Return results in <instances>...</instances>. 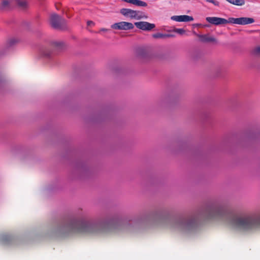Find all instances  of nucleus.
<instances>
[{
	"label": "nucleus",
	"mask_w": 260,
	"mask_h": 260,
	"mask_svg": "<svg viewBox=\"0 0 260 260\" xmlns=\"http://www.w3.org/2000/svg\"><path fill=\"white\" fill-rule=\"evenodd\" d=\"M230 223L236 228L250 230L260 225V215L237 216L228 215Z\"/></svg>",
	"instance_id": "obj_1"
},
{
	"label": "nucleus",
	"mask_w": 260,
	"mask_h": 260,
	"mask_svg": "<svg viewBox=\"0 0 260 260\" xmlns=\"http://www.w3.org/2000/svg\"><path fill=\"white\" fill-rule=\"evenodd\" d=\"M92 225L85 221L71 220L68 225V228L74 231L79 232H88Z\"/></svg>",
	"instance_id": "obj_2"
},
{
	"label": "nucleus",
	"mask_w": 260,
	"mask_h": 260,
	"mask_svg": "<svg viewBox=\"0 0 260 260\" xmlns=\"http://www.w3.org/2000/svg\"><path fill=\"white\" fill-rule=\"evenodd\" d=\"M120 13L126 17L131 19L139 20L142 18H147V16L141 11H138L128 8H122L120 9Z\"/></svg>",
	"instance_id": "obj_3"
},
{
	"label": "nucleus",
	"mask_w": 260,
	"mask_h": 260,
	"mask_svg": "<svg viewBox=\"0 0 260 260\" xmlns=\"http://www.w3.org/2000/svg\"><path fill=\"white\" fill-rule=\"evenodd\" d=\"M50 22L51 26L55 29H61L66 23V21L59 15L52 14L50 16Z\"/></svg>",
	"instance_id": "obj_4"
},
{
	"label": "nucleus",
	"mask_w": 260,
	"mask_h": 260,
	"mask_svg": "<svg viewBox=\"0 0 260 260\" xmlns=\"http://www.w3.org/2000/svg\"><path fill=\"white\" fill-rule=\"evenodd\" d=\"M225 213V212L223 208L212 206L208 209L207 214L209 217H216L222 216Z\"/></svg>",
	"instance_id": "obj_5"
},
{
	"label": "nucleus",
	"mask_w": 260,
	"mask_h": 260,
	"mask_svg": "<svg viewBox=\"0 0 260 260\" xmlns=\"http://www.w3.org/2000/svg\"><path fill=\"white\" fill-rule=\"evenodd\" d=\"M134 25L131 23L125 21H121L114 23L111 25V28L117 30H129L134 28Z\"/></svg>",
	"instance_id": "obj_6"
},
{
	"label": "nucleus",
	"mask_w": 260,
	"mask_h": 260,
	"mask_svg": "<svg viewBox=\"0 0 260 260\" xmlns=\"http://www.w3.org/2000/svg\"><path fill=\"white\" fill-rule=\"evenodd\" d=\"M254 22V20L252 18L240 17V18H230V23L237 24L240 25H246L251 24Z\"/></svg>",
	"instance_id": "obj_7"
},
{
	"label": "nucleus",
	"mask_w": 260,
	"mask_h": 260,
	"mask_svg": "<svg viewBox=\"0 0 260 260\" xmlns=\"http://www.w3.org/2000/svg\"><path fill=\"white\" fill-rule=\"evenodd\" d=\"M206 20L209 23L215 25L225 24L230 23V18L226 20L224 18L217 17H207Z\"/></svg>",
	"instance_id": "obj_8"
},
{
	"label": "nucleus",
	"mask_w": 260,
	"mask_h": 260,
	"mask_svg": "<svg viewBox=\"0 0 260 260\" xmlns=\"http://www.w3.org/2000/svg\"><path fill=\"white\" fill-rule=\"evenodd\" d=\"M135 26L143 30L149 31L155 27V24L146 21H140L135 23Z\"/></svg>",
	"instance_id": "obj_9"
},
{
	"label": "nucleus",
	"mask_w": 260,
	"mask_h": 260,
	"mask_svg": "<svg viewBox=\"0 0 260 260\" xmlns=\"http://www.w3.org/2000/svg\"><path fill=\"white\" fill-rule=\"evenodd\" d=\"M171 19L172 20L177 21V22H188L193 21V18L191 16H189L188 15H180V16H173L171 17Z\"/></svg>",
	"instance_id": "obj_10"
},
{
	"label": "nucleus",
	"mask_w": 260,
	"mask_h": 260,
	"mask_svg": "<svg viewBox=\"0 0 260 260\" xmlns=\"http://www.w3.org/2000/svg\"><path fill=\"white\" fill-rule=\"evenodd\" d=\"M195 223L193 219H183L180 221V226L183 228L190 229L192 228Z\"/></svg>",
	"instance_id": "obj_11"
},
{
	"label": "nucleus",
	"mask_w": 260,
	"mask_h": 260,
	"mask_svg": "<svg viewBox=\"0 0 260 260\" xmlns=\"http://www.w3.org/2000/svg\"><path fill=\"white\" fill-rule=\"evenodd\" d=\"M122 2H124L134 6L138 7H145L147 6V4L141 0H121Z\"/></svg>",
	"instance_id": "obj_12"
},
{
	"label": "nucleus",
	"mask_w": 260,
	"mask_h": 260,
	"mask_svg": "<svg viewBox=\"0 0 260 260\" xmlns=\"http://www.w3.org/2000/svg\"><path fill=\"white\" fill-rule=\"evenodd\" d=\"M40 54L43 57L49 58L52 55L53 52L49 49L43 48L40 50Z\"/></svg>",
	"instance_id": "obj_13"
},
{
	"label": "nucleus",
	"mask_w": 260,
	"mask_h": 260,
	"mask_svg": "<svg viewBox=\"0 0 260 260\" xmlns=\"http://www.w3.org/2000/svg\"><path fill=\"white\" fill-rule=\"evenodd\" d=\"M52 48H53V49H56L57 50H61L64 47V44L62 42H60V41L54 42L52 43Z\"/></svg>",
	"instance_id": "obj_14"
},
{
	"label": "nucleus",
	"mask_w": 260,
	"mask_h": 260,
	"mask_svg": "<svg viewBox=\"0 0 260 260\" xmlns=\"http://www.w3.org/2000/svg\"><path fill=\"white\" fill-rule=\"evenodd\" d=\"M200 40L203 42H214L215 39L214 38L209 37L207 35H198Z\"/></svg>",
	"instance_id": "obj_15"
},
{
	"label": "nucleus",
	"mask_w": 260,
	"mask_h": 260,
	"mask_svg": "<svg viewBox=\"0 0 260 260\" xmlns=\"http://www.w3.org/2000/svg\"><path fill=\"white\" fill-rule=\"evenodd\" d=\"M11 2L8 0H3L0 6V9L2 10H8L10 8Z\"/></svg>",
	"instance_id": "obj_16"
},
{
	"label": "nucleus",
	"mask_w": 260,
	"mask_h": 260,
	"mask_svg": "<svg viewBox=\"0 0 260 260\" xmlns=\"http://www.w3.org/2000/svg\"><path fill=\"white\" fill-rule=\"evenodd\" d=\"M154 38H164L173 37V35L170 34H161V33H156L152 35Z\"/></svg>",
	"instance_id": "obj_17"
},
{
	"label": "nucleus",
	"mask_w": 260,
	"mask_h": 260,
	"mask_svg": "<svg viewBox=\"0 0 260 260\" xmlns=\"http://www.w3.org/2000/svg\"><path fill=\"white\" fill-rule=\"evenodd\" d=\"M16 2L21 8H24L27 6V3L25 1L16 0Z\"/></svg>",
	"instance_id": "obj_18"
},
{
	"label": "nucleus",
	"mask_w": 260,
	"mask_h": 260,
	"mask_svg": "<svg viewBox=\"0 0 260 260\" xmlns=\"http://www.w3.org/2000/svg\"><path fill=\"white\" fill-rule=\"evenodd\" d=\"M174 31L180 35H183L185 32V30L183 28H175Z\"/></svg>",
	"instance_id": "obj_19"
},
{
	"label": "nucleus",
	"mask_w": 260,
	"mask_h": 260,
	"mask_svg": "<svg viewBox=\"0 0 260 260\" xmlns=\"http://www.w3.org/2000/svg\"><path fill=\"white\" fill-rule=\"evenodd\" d=\"M206 1L213 4L216 6H219V3L216 0H207Z\"/></svg>",
	"instance_id": "obj_20"
},
{
	"label": "nucleus",
	"mask_w": 260,
	"mask_h": 260,
	"mask_svg": "<svg viewBox=\"0 0 260 260\" xmlns=\"http://www.w3.org/2000/svg\"><path fill=\"white\" fill-rule=\"evenodd\" d=\"M18 42V40L15 38H12L9 41L10 45H12Z\"/></svg>",
	"instance_id": "obj_21"
},
{
	"label": "nucleus",
	"mask_w": 260,
	"mask_h": 260,
	"mask_svg": "<svg viewBox=\"0 0 260 260\" xmlns=\"http://www.w3.org/2000/svg\"><path fill=\"white\" fill-rule=\"evenodd\" d=\"M254 52L256 54H260V46H258L255 49Z\"/></svg>",
	"instance_id": "obj_22"
},
{
	"label": "nucleus",
	"mask_w": 260,
	"mask_h": 260,
	"mask_svg": "<svg viewBox=\"0 0 260 260\" xmlns=\"http://www.w3.org/2000/svg\"><path fill=\"white\" fill-rule=\"evenodd\" d=\"M87 24L88 26H91L94 25V23L92 21H88L87 22Z\"/></svg>",
	"instance_id": "obj_23"
},
{
	"label": "nucleus",
	"mask_w": 260,
	"mask_h": 260,
	"mask_svg": "<svg viewBox=\"0 0 260 260\" xmlns=\"http://www.w3.org/2000/svg\"><path fill=\"white\" fill-rule=\"evenodd\" d=\"M100 31L106 32V31H108V29L106 28H102V29H101Z\"/></svg>",
	"instance_id": "obj_24"
}]
</instances>
